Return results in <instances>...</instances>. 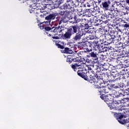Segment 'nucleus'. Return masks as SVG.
I'll list each match as a JSON object with an SVG mask.
<instances>
[{
	"mask_svg": "<svg viewBox=\"0 0 129 129\" xmlns=\"http://www.w3.org/2000/svg\"><path fill=\"white\" fill-rule=\"evenodd\" d=\"M78 67H77L76 70L78 69L77 74L79 76L82 77V78H84L85 80H87V70H86V68H84L86 66V64H82L81 63H79ZM81 65V66H80Z\"/></svg>",
	"mask_w": 129,
	"mask_h": 129,
	"instance_id": "1",
	"label": "nucleus"
},
{
	"mask_svg": "<svg viewBox=\"0 0 129 129\" xmlns=\"http://www.w3.org/2000/svg\"><path fill=\"white\" fill-rule=\"evenodd\" d=\"M87 80L91 84L99 82L100 80V77L93 71H88L87 74Z\"/></svg>",
	"mask_w": 129,
	"mask_h": 129,
	"instance_id": "2",
	"label": "nucleus"
},
{
	"mask_svg": "<svg viewBox=\"0 0 129 129\" xmlns=\"http://www.w3.org/2000/svg\"><path fill=\"white\" fill-rule=\"evenodd\" d=\"M70 29H72V33L76 34V35L73 37V40L75 42H77V41H80L81 40V37L83 36V33H82L80 31H78L77 33V30H79V26L78 25L72 26L71 28Z\"/></svg>",
	"mask_w": 129,
	"mask_h": 129,
	"instance_id": "3",
	"label": "nucleus"
},
{
	"mask_svg": "<svg viewBox=\"0 0 129 129\" xmlns=\"http://www.w3.org/2000/svg\"><path fill=\"white\" fill-rule=\"evenodd\" d=\"M106 39L108 44H111V43L115 44L118 42V39L114 35L113 31H111L109 34L106 36Z\"/></svg>",
	"mask_w": 129,
	"mask_h": 129,
	"instance_id": "4",
	"label": "nucleus"
},
{
	"mask_svg": "<svg viewBox=\"0 0 129 129\" xmlns=\"http://www.w3.org/2000/svg\"><path fill=\"white\" fill-rule=\"evenodd\" d=\"M104 45V43L101 42L99 45H95V49L98 52V53L106 52L107 49Z\"/></svg>",
	"mask_w": 129,
	"mask_h": 129,
	"instance_id": "5",
	"label": "nucleus"
},
{
	"mask_svg": "<svg viewBox=\"0 0 129 129\" xmlns=\"http://www.w3.org/2000/svg\"><path fill=\"white\" fill-rule=\"evenodd\" d=\"M114 116L116 119H118V122L121 123V124H124L125 123V121L121 119L123 118V115L121 113H115L114 114Z\"/></svg>",
	"mask_w": 129,
	"mask_h": 129,
	"instance_id": "6",
	"label": "nucleus"
},
{
	"mask_svg": "<svg viewBox=\"0 0 129 129\" xmlns=\"http://www.w3.org/2000/svg\"><path fill=\"white\" fill-rule=\"evenodd\" d=\"M97 88H100V90H99L100 93H102V92L107 93V88L103 83L100 84V86H98Z\"/></svg>",
	"mask_w": 129,
	"mask_h": 129,
	"instance_id": "7",
	"label": "nucleus"
},
{
	"mask_svg": "<svg viewBox=\"0 0 129 129\" xmlns=\"http://www.w3.org/2000/svg\"><path fill=\"white\" fill-rule=\"evenodd\" d=\"M74 62H77V63H75L74 64H73V65L72 66V68H73V69H74V71H76V69H77V67H78V65L79 64H80V63H81L80 66H81V65H82V64H85L84 62L81 61L80 60V59H79L75 58V59H74Z\"/></svg>",
	"mask_w": 129,
	"mask_h": 129,
	"instance_id": "8",
	"label": "nucleus"
},
{
	"mask_svg": "<svg viewBox=\"0 0 129 129\" xmlns=\"http://www.w3.org/2000/svg\"><path fill=\"white\" fill-rule=\"evenodd\" d=\"M73 35V33H72V28H69L67 32H66V33L63 35L64 39H70L71 38V36Z\"/></svg>",
	"mask_w": 129,
	"mask_h": 129,
	"instance_id": "9",
	"label": "nucleus"
},
{
	"mask_svg": "<svg viewBox=\"0 0 129 129\" xmlns=\"http://www.w3.org/2000/svg\"><path fill=\"white\" fill-rule=\"evenodd\" d=\"M84 47L87 50V52H91L92 51V44L89 42H86L84 43Z\"/></svg>",
	"mask_w": 129,
	"mask_h": 129,
	"instance_id": "10",
	"label": "nucleus"
},
{
	"mask_svg": "<svg viewBox=\"0 0 129 129\" xmlns=\"http://www.w3.org/2000/svg\"><path fill=\"white\" fill-rule=\"evenodd\" d=\"M109 5H110V1L109 0L102 3V6L103 9L106 11L109 9Z\"/></svg>",
	"mask_w": 129,
	"mask_h": 129,
	"instance_id": "11",
	"label": "nucleus"
},
{
	"mask_svg": "<svg viewBox=\"0 0 129 129\" xmlns=\"http://www.w3.org/2000/svg\"><path fill=\"white\" fill-rule=\"evenodd\" d=\"M77 55H78L79 57H80V58H83V59L87 57V55L86 54V52L85 51H80L79 52L77 53Z\"/></svg>",
	"mask_w": 129,
	"mask_h": 129,
	"instance_id": "12",
	"label": "nucleus"
},
{
	"mask_svg": "<svg viewBox=\"0 0 129 129\" xmlns=\"http://www.w3.org/2000/svg\"><path fill=\"white\" fill-rule=\"evenodd\" d=\"M56 14H51L45 17V20H46V21H51V20H54Z\"/></svg>",
	"mask_w": 129,
	"mask_h": 129,
	"instance_id": "13",
	"label": "nucleus"
},
{
	"mask_svg": "<svg viewBox=\"0 0 129 129\" xmlns=\"http://www.w3.org/2000/svg\"><path fill=\"white\" fill-rule=\"evenodd\" d=\"M68 22V17H63L61 18L59 21V25H64Z\"/></svg>",
	"mask_w": 129,
	"mask_h": 129,
	"instance_id": "14",
	"label": "nucleus"
},
{
	"mask_svg": "<svg viewBox=\"0 0 129 129\" xmlns=\"http://www.w3.org/2000/svg\"><path fill=\"white\" fill-rule=\"evenodd\" d=\"M104 101L107 104H111L112 103V98H110L108 96H105Z\"/></svg>",
	"mask_w": 129,
	"mask_h": 129,
	"instance_id": "15",
	"label": "nucleus"
},
{
	"mask_svg": "<svg viewBox=\"0 0 129 129\" xmlns=\"http://www.w3.org/2000/svg\"><path fill=\"white\" fill-rule=\"evenodd\" d=\"M62 32V29L60 28V26L58 27H54V29L52 30L53 33H55V34H57L58 33H61Z\"/></svg>",
	"mask_w": 129,
	"mask_h": 129,
	"instance_id": "16",
	"label": "nucleus"
},
{
	"mask_svg": "<svg viewBox=\"0 0 129 129\" xmlns=\"http://www.w3.org/2000/svg\"><path fill=\"white\" fill-rule=\"evenodd\" d=\"M62 53H66V54H72L73 53V50L71 48L66 47L64 48V50L63 51Z\"/></svg>",
	"mask_w": 129,
	"mask_h": 129,
	"instance_id": "17",
	"label": "nucleus"
},
{
	"mask_svg": "<svg viewBox=\"0 0 129 129\" xmlns=\"http://www.w3.org/2000/svg\"><path fill=\"white\" fill-rule=\"evenodd\" d=\"M114 103H115L116 105H119V106H117V107H118L119 106H121V100H117L115 99V101H114Z\"/></svg>",
	"mask_w": 129,
	"mask_h": 129,
	"instance_id": "18",
	"label": "nucleus"
},
{
	"mask_svg": "<svg viewBox=\"0 0 129 129\" xmlns=\"http://www.w3.org/2000/svg\"><path fill=\"white\" fill-rule=\"evenodd\" d=\"M102 68L104 71L108 70V68H109V66L108 63H104L102 66Z\"/></svg>",
	"mask_w": 129,
	"mask_h": 129,
	"instance_id": "19",
	"label": "nucleus"
},
{
	"mask_svg": "<svg viewBox=\"0 0 129 129\" xmlns=\"http://www.w3.org/2000/svg\"><path fill=\"white\" fill-rule=\"evenodd\" d=\"M121 103H126V104H128V99L127 98H123L121 100Z\"/></svg>",
	"mask_w": 129,
	"mask_h": 129,
	"instance_id": "20",
	"label": "nucleus"
},
{
	"mask_svg": "<svg viewBox=\"0 0 129 129\" xmlns=\"http://www.w3.org/2000/svg\"><path fill=\"white\" fill-rule=\"evenodd\" d=\"M72 24H77L78 20H77V16H75L74 17V21H71Z\"/></svg>",
	"mask_w": 129,
	"mask_h": 129,
	"instance_id": "21",
	"label": "nucleus"
},
{
	"mask_svg": "<svg viewBox=\"0 0 129 129\" xmlns=\"http://www.w3.org/2000/svg\"><path fill=\"white\" fill-rule=\"evenodd\" d=\"M108 106L110 107V109H113L116 108V107L113 105V103H111V104H108Z\"/></svg>",
	"mask_w": 129,
	"mask_h": 129,
	"instance_id": "22",
	"label": "nucleus"
},
{
	"mask_svg": "<svg viewBox=\"0 0 129 129\" xmlns=\"http://www.w3.org/2000/svg\"><path fill=\"white\" fill-rule=\"evenodd\" d=\"M44 29L45 30V31H51V32H53V30H54V27L51 28L49 27H45L44 28Z\"/></svg>",
	"mask_w": 129,
	"mask_h": 129,
	"instance_id": "23",
	"label": "nucleus"
},
{
	"mask_svg": "<svg viewBox=\"0 0 129 129\" xmlns=\"http://www.w3.org/2000/svg\"><path fill=\"white\" fill-rule=\"evenodd\" d=\"M93 60H94L92 61L93 63H97V60H98V57H97V56H95L93 57Z\"/></svg>",
	"mask_w": 129,
	"mask_h": 129,
	"instance_id": "24",
	"label": "nucleus"
},
{
	"mask_svg": "<svg viewBox=\"0 0 129 129\" xmlns=\"http://www.w3.org/2000/svg\"><path fill=\"white\" fill-rule=\"evenodd\" d=\"M93 44H95V46H98V45H99L101 42H100V41H98L97 40H94L93 42Z\"/></svg>",
	"mask_w": 129,
	"mask_h": 129,
	"instance_id": "25",
	"label": "nucleus"
},
{
	"mask_svg": "<svg viewBox=\"0 0 129 129\" xmlns=\"http://www.w3.org/2000/svg\"><path fill=\"white\" fill-rule=\"evenodd\" d=\"M55 45H56V46H57V47H58V48H59L60 49H64V46L61 45L59 43H56Z\"/></svg>",
	"mask_w": 129,
	"mask_h": 129,
	"instance_id": "26",
	"label": "nucleus"
},
{
	"mask_svg": "<svg viewBox=\"0 0 129 129\" xmlns=\"http://www.w3.org/2000/svg\"><path fill=\"white\" fill-rule=\"evenodd\" d=\"M84 68H86V70H88V71H92V69L90 67L86 66H86L84 67Z\"/></svg>",
	"mask_w": 129,
	"mask_h": 129,
	"instance_id": "27",
	"label": "nucleus"
},
{
	"mask_svg": "<svg viewBox=\"0 0 129 129\" xmlns=\"http://www.w3.org/2000/svg\"><path fill=\"white\" fill-rule=\"evenodd\" d=\"M90 55L91 56V57H92V58H94V57H96V54L94 53V52H92L90 53Z\"/></svg>",
	"mask_w": 129,
	"mask_h": 129,
	"instance_id": "28",
	"label": "nucleus"
},
{
	"mask_svg": "<svg viewBox=\"0 0 129 129\" xmlns=\"http://www.w3.org/2000/svg\"><path fill=\"white\" fill-rule=\"evenodd\" d=\"M43 23L46 24L47 26H48V25H50V24H51V21L47 20L46 21H44V22H43Z\"/></svg>",
	"mask_w": 129,
	"mask_h": 129,
	"instance_id": "29",
	"label": "nucleus"
},
{
	"mask_svg": "<svg viewBox=\"0 0 129 129\" xmlns=\"http://www.w3.org/2000/svg\"><path fill=\"white\" fill-rule=\"evenodd\" d=\"M66 13V11H61L59 12V15H61V16H63V15H64Z\"/></svg>",
	"mask_w": 129,
	"mask_h": 129,
	"instance_id": "30",
	"label": "nucleus"
},
{
	"mask_svg": "<svg viewBox=\"0 0 129 129\" xmlns=\"http://www.w3.org/2000/svg\"><path fill=\"white\" fill-rule=\"evenodd\" d=\"M89 38H90V40H94V36H93V35H90L89 36Z\"/></svg>",
	"mask_w": 129,
	"mask_h": 129,
	"instance_id": "31",
	"label": "nucleus"
},
{
	"mask_svg": "<svg viewBox=\"0 0 129 129\" xmlns=\"http://www.w3.org/2000/svg\"><path fill=\"white\" fill-rule=\"evenodd\" d=\"M106 95H102L101 96H100V98H101V99H102L103 100H105V96Z\"/></svg>",
	"mask_w": 129,
	"mask_h": 129,
	"instance_id": "32",
	"label": "nucleus"
},
{
	"mask_svg": "<svg viewBox=\"0 0 129 129\" xmlns=\"http://www.w3.org/2000/svg\"><path fill=\"white\" fill-rule=\"evenodd\" d=\"M122 94H121V93H120V90L118 91V92L117 93V96L120 97V96H122Z\"/></svg>",
	"mask_w": 129,
	"mask_h": 129,
	"instance_id": "33",
	"label": "nucleus"
},
{
	"mask_svg": "<svg viewBox=\"0 0 129 129\" xmlns=\"http://www.w3.org/2000/svg\"><path fill=\"white\" fill-rule=\"evenodd\" d=\"M118 8H119V9H123V6H122V4L121 3L118 6Z\"/></svg>",
	"mask_w": 129,
	"mask_h": 129,
	"instance_id": "34",
	"label": "nucleus"
},
{
	"mask_svg": "<svg viewBox=\"0 0 129 129\" xmlns=\"http://www.w3.org/2000/svg\"><path fill=\"white\" fill-rule=\"evenodd\" d=\"M52 39H55V40H58L59 39L58 36H53Z\"/></svg>",
	"mask_w": 129,
	"mask_h": 129,
	"instance_id": "35",
	"label": "nucleus"
},
{
	"mask_svg": "<svg viewBox=\"0 0 129 129\" xmlns=\"http://www.w3.org/2000/svg\"><path fill=\"white\" fill-rule=\"evenodd\" d=\"M91 6H92V4L87 3V6L88 7V8H90L91 7Z\"/></svg>",
	"mask_w": 129,
	"mask_h": 129,
	"instance_id": "36",
	"label": "nucleus"
},
{
	"mask_svg": "<svg viewBox=\"0 0 129 129\" xmlns=\"http://www.w3.org/2000/svg\"><path fill=\"white\" fill-rule=\"evenodd\" d=\"M119 86L120 88H122L123 87V84H119Z\"/></svg>",
	"mask_w": 129,
	"mask_h": 129,
	"instance_id": "37",
	"label": "nucleus"
},
{
	"mask_svg": "<svg viewBox=\"0 0 129 129\" xmlns=\"http://www.w3.org/2000/svg\"><path fill=\"white\" fill-rule=\"evenodd\" d=\"M124 27L125 28H128L129 27V24H124Z\"/></svg>",
	"mask_w": 129,
	"mask_h": 129,
	"instance_id": "38",
	"label": "nucleus"
},
{
	"mask_svg": "<svg viewBox=\"0 0 129 129\" xmlns=\"http://www.w3.org/2000/svg\"><path fill=\"white\" fill-rule=\"evenodd\" d=\"M67 62H69V63H71V60H70V58H67Z\"/></svg>",
	"mask_w": 129,
	"mask_h": 129,
	"instance_id": "39",
	"label": "nucleus"
},
{
	"mask_svg": "<svg viewBox=\"0 0 129 129\" xmlns=\"http://www.w3.org/2000/svg\"><path fill=\"white\" fill-rule=\"evenodd\" d=\"M40 30H44V27L42 26H40Z\"/></svg>",
	"mask_w": 129,
	"mask_h": 129,
	"instance_id": "40",
	"label": "nucleus"
},
{
	"mask_svg": "<svg viewBox=\"0 0 129 129\" xmlns=\"http://www.w3.org/2000/svg\"><path fill=\"white\" fill-rule=\"evenodd\" d=\"M98 4L99 5L101 4V0H98Z\"/></svg>",
	"mask_w": 129,
	"mask_h": 129,
	"instance_id": "41",
	"label": "nucleus"
},
{
	"mask_svg": "<svg viewBox=\"0 0 129 129\" xmlns=\"http://www.w3.org/2000/svg\"><path fill=\"white\" fill-rule=\"evenodd\" d=\"M121 3H119V2H117L116 3L117 6L118 7L119 6V5H120Z\"/></svg>",
	"mask_w": 129,
	"mask_h": 129,
	"instance_id": "42",
	"label": "nucleus"
},
{
	"mask_svg": "<svg viewBox=\"0 0 129 129\" xmlns=\"http://www.w3.org/2000/svg\"><path fill=\"white\" fill-rule=\"evenodd\" d=\"M125 2L126 4H127V5H129V0H125Z\"/></svg>",
	"mask_w": 129,
	"mask_h": 129,
	"instance_id": "43",
	"label": "nucleus"
},
{
	"mask_svg": "<svg viewBox=\"0 0 129 129\" xmlns=\"http://www.w3.org/2000/svg\"><path fill=\"white\" fill-rule=\"evenodd\" d=\"M95 25V26H100V24H99V23H96Z\"/></svg>",
	"mask_w": 129,
	"mask_h": 129,
	"instance_id": "44",
	"label": "nucleus"
},
{
	"mask_svg": "<svg viewBox=\"0 0 129 129\" xmlns=\"http://www.w3.org/2000/svg\"><path fill=\"white\" fill-rule=\"evenodd\" d=\"M115 80H120V78H116L115 79Z\"/></svg>",
	"mask_w": 129,
	"mask_h": 129,
	"instance_id": "45",
	"label": "nucleus"
},
{
	"mask_svg": "<svg viewBox=\"0 0 129 129\" xmlns=\"http://www.w3.org/2000/svg\"><path fill=\"white\" fill-rule=\"evenodd\" d=\"M117 21H122L121 19L117 18Z\"/></svg>",
	"mask_w": 129,
	"mask_h": 129,
	"instance_id": "46",
	"label": "nucleus"
},
{
	"mask_svg": "<svg viewBox=\"0 0 129 129\" xmlns=\"http://www.w3.org/2000/svg\"><path fill=\"white\" fill-rule=\"evenodd\" d=\"M98 21H99V22H100V20H95V23H96V22H98Z\"/></svg>",
	"mask_w": 129,
	"mask_h": 129,
	"instance_id": "47",
	"label": "nucleus"
},
{
	"mask_svg": "<svg viewBox=\"0 0 129 129\" xmlns=\"http://www.w3.org/2000/svg\"><path fill=\"white\" fill-rule=\"evenodd\" d=\"M92 20L94 21V19H90V21H92Z\"/></svg>",
	"mask_w": 129,
	"mask_h": 129,
	"instance_id": "48",
	"label": "nucleus"
},
{
	"mask_svg": "<svg viewBox=\"0 0 129 129\" xmlns=\"http://www.w3.org/2000/svg\"><path fill=\"white\" fill-rule=\"evenodd\" d=\"M125 10H126V11L128 10V9H127V8H125Z\"/></svg>",
	"mask_w": 129,
	"mask_h": 129,
	"instance_id": "49",
	"label": "nucleus"
},
{
	"mask_svg": "<svg viewBox=\"0 0 129 129\" xmlns=\"http://www.w3.org/2000/svg\"><path fill=\"white\" fill-rule=\"evenodd\" d=\"M101 18H102H102H103V16H102Z\"/></svg>",
	"mask_w": 129,
	"mask_h": 129,
	"instance_id": "50",
	"label": "nucleus"
},
{
	"mask_svg": "<svg viewBox=\"0 0 129 129\" xmlns=\"http://www.w3.org/2000/svg\"><path fill=\"white\" fill-rule=\"evenodd\" d=\"M49 36H51V34H49Z\"/></svg>",
	"mask_w": 129,
	"mask_h": 129,
	"instance_id": "51",
	"label": "nucleus"
},
{
	"mask_svg": "<svg viewBox=\"0 0 129 129\" xmlns=\"http://www.w3.org/2000/svg\"><path fill=\"white\" fill-rule=\"evenodd\" d=\"M119 31H120V29H119Z\"/></svg>",
	"mask_w": 129,
	"mask_h": 129,
	"instance_id": "52",
	"label": "nucleus"
},
{
	"mask_svg": "<svg viewBox=\"0 0 129 129\" xmlns=\"http://www.w3.org/2000/svg\"><path fill=\"white\" fill-rule=\"evenodd\" d=\"M119 31H120V29H119Z\"/></svg>",
	"mask_w": 129,
	"mask_h": 129,
	"instance_id": "53",
	"label": "nucleus"
},
{
	"mask_svg": "<svg viewBox=\"0 0 129 129\" xmlns=\"http://www.w3.org/2000/svg\"><path fill=\"white\" fill-rule=\"evenodd\" d=\"M71 19H72V17H71Z\"/></svg>",
	"mask_w": 129,
	"mask_h": 129,
	"instance_id": "54",
	"label": "nucleus"
},
{
	"mask_svg": "<svg viewBox=\"0 0 129 129\" xmlns=\"http://www.w3.org/2000/svg\"><path fill=\"white\" fill-rule=\"evenodd\" d=\"M58 5H60V3H59Z\"/></svg>",
	"mask_w": 129,
	"mask_h": 129,
	"instance_id": "55",
	"label": "nucleus"
},
{
	"mask_svg": "<svg viewBox=\"0 0 129 129\" xmlns=\"http://www.w3.org/2000/svg\"><path fill=\"white\" fill-rule=\"evenodd\" d=\"M90 17H91V16H90Z\"/></svg>",
	"mask_w": 129,
	"mask_h": 129,
	"instance_id": "56",
	"label": "nucleus"
}]
</instances>
